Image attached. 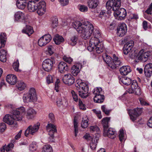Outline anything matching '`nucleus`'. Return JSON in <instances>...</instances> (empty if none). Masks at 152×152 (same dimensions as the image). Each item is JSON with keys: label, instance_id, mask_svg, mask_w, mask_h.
<instances>
[{"label": "nucleus", "instance_id": "obj_1", "mask_svg": "<svg viewBox=\"0 0 152 152\" xmlns=\"http://www.w3.org/2000/svg\"><path fill=\"white\" fill-rule=\"evenodd\" d=\"M121 6V0H109L106 3L107 13H110V10L112 8L114 15L115 17L118 16V20H121L124 19L126 15V12L124 8H120Z\"/></svg>", "mask_w": 152, "mask_h": 152}, {"label": "nucleus", "instance_id": "obj_2", "mask_svg": "<svg viewBox=\"0 0 152 152\" xmlns=\"http://www.w3.org/2000/svg\"><path fill=\"white\" fill-rule=\"evenodd\" d=\"M25 112V108L23 107L15 109L10 108V128L14 129L17 127V121L22 120Z\"/></svg>", "mask_w": 152, "mask_h": 152}, {"label": "nucleus", "instance_id": "obj_3", "mask_svg": "<svg viewBox=\"0 0 152 152\" xmlns=\"http://www.w3.org/2000/svg\"><path fill=\"white\" fill-rule=\"evenodd\" d=\"M113 60L110 56L107 55L105 54L103 56L104 60L108 66L112 69H115L122 65V63L118 59V57L116 56L115 54L113 55Z\"/></svg>", "mask_w": 152, "mask_h": 152}, {"label": "nucleus", "instance_id": "obj_4", "mask_svg": "<svg viewBox=\"0 0 152 152\" xmlns=\"http://www.w3.org/2000/svg\"><path fill=\"white\" fill-rule=\"evenodd\" d=\"M110 120V118L107 117L103 118L102 120L104 132V136H107L113 139L115 137V132L112 128H110L107 130L108 127V123Z\"/></svg>", "mask_w": 152, "mask_h": 152}, {"label": "nucleus", "instance_id": "obj_5", "mask_svg": "<svg viewBox=\"0 0 152 152\" xmlns=\"http://www.w3.org/2000/svg\"><path fill=\"white\" fill-rule=\"evenodd\" d=\"M94 31V27L92 25L89 23L86 24L81 30H78V33L80 34L82 38L86 39L89 38Z\"/></svg>", "mask_w": 152, "mask_h": 152}, {"label": "nucleus", "instance_id": "obj_6", "mask_svg": "<svg viewBox=\"0 0 152 152\" xmlns=\"http://www.w3.org/2000/svg\"><path fill=\"white\" fill-rule=\"evenodd\" d=\"M23 99L25 102L36 101L37 100V97L35 89L33 88H30L28 93L23 95Z\"/></svg>", "mask_w": 152, "mask_h": 152}, {"label": "nucleus", "instance_id": "obj_7", "mask_svg": "<svg viewBox=\"0 0 152 152\" xmlns=\"http://www.w3.org/2000/svg\"><path fill=\"white\" fill-rule=\"evenodd\" d=\"M55 61L54 59L48 58L45 59L42 64V67L43 69L47 72H50L52 69L54 64Z\"/></svg>", "mask_w": 152, "mask_h": 152}, {"label": "nucleus", "instance_id": "obj_8", "mask_svg": "<svg viewBox=\"0 0 152 152\" xmlns=\"http://www.w3.org/2000/svg\"><path fill=\"white\" fill-rule=\"evenodd\" d=\"M46 128L47 131L48 132V134L50 136L48 138L49 141L51 142H53L54 134L57 132L56 126L52 124H49L47 125Z\"/></svg>", "mask_w": 152, "mask_h": 152}, {"label": "nucleus", "instance_id": "obj_9", "mask_svg": "<svg viewBox=\"0 0 152 152\" xmlns=\"http://www.w3.org/2000/svg\"><path fill=\"white\" fill-rule=\"evenodd\" d=\"M128 92L130 94L135 93L138 95L141 94L140 89L136 80H133L132 82L131 88L129 89Z\"/></svg>", "mask_w": 152, "mask_h": 152}, {"label": "nucleus", "instance_id": "obj_10", "mask_svg": "<svg viewBox=\"0 0 152 152\" xmlns=\"http://www.w3.org/2000/svg\"><path fill=\"white\" fill-rule=\"evenodd\" d=\"M142 113V109L139 108L130 110L129 112L130 118L133 121L136 120L137 118L141 115Z\"/></svg>", "mask_w": 152, "mask_h": 152}, {"label": "nucleus", "instance_id": "obj_11", "mask_svg": "<svg viewBox=\"0 0 152 152\" xmlns=\"http://www.w3.org/2000/svg\"><path fill=\"white\" fill-rule=\"evenodd\" d=\"M101 42H100L98 38L95 36L92 37L90 40L89 46L87 48L90 51H92L94 49L95 47Z\"/></svg>", "mask_w": 152, "mask_h": 152}, {"label": "nucleus", "instance_id": "obj_12", "mask_svg": "<svg viewBox=\"0 0 152 152\" xmlns=\"http://www.w3.org/2000/svg\"><path fill=\"white\" fill-rule=\"evenodd\" d=\"M39 125V123H37L33 126H29L25 131V136L27 137L30 134L32 135L34 134L38 130Z\"/></svg>", "mask_w": 152, "mask_h": 152}, {"label": "nucleus", "instance_id": "obj_13", "mask_svg": "<svg viewBox=\"0 0 152 152\" xmlns=\"http://www.w3.org/2000/svg\"><path fill=\"white\" fill-rule=\"evenodd\" d=\"M149 56V54L148 53L145 52H143V50H140L137 56V59L135 60L136 62H138L139 61L145 62L146 61Z\"/></svg>", "mask_w": 152, "mask_h": 152}, {"label": "nucleus", "instance_id": "obj_14", "mask_svg": "<svg viewBox=\"0 0 152 152\" xmlns=\"http://www.w3.org/2000/svg\"><path fill=\"white\" fill-rule=\"evenodd\" d=\"M36 10L38 15H42L45 12L46 10V4L44 1H40L37 3Z\"/></svg>", "mask_w": 152, "mask_h": 152}, {"label": "nucleus", "instance_id": "obj_15", "mask_svg": "<svg viewBox=\"0 0 152 152\" xmlns=\"http://www.w3.org/2000/svg\"><path fill=\"white\" fill-rule=\"evenodd\" d=\"M64 83L66 84L71 85L75 82V78L70 74L65 75L62 79Z\"/></svg>", "mask_w": 152, "mask_h": 152}, {"label": "nucleus", "instance_id": "obj_16", "mask_svg": "<svg viewBox=\"0 0 152 152\" xmlns=\"http://www.w3.org/2000/svg\"><path fill=\"white\" fill-rule=\"evenodd\" d=\"M13 16L15 22H23L26 18L24 13L20 11L15 12Z\"/></svg>", "mask_w": 152, "mask_h": 152}, {"label": "nucleus", "instance_id": "obj_17", "mask_svg": "<svg viewBox=\"0 0 152 152\" xmlns=\"http://www.w3.org/2000/svg\"><path fill=\"white\" fill-rule=\"evenodd\" d=\"M117 30V35L119 37H123L127 32V28L126 24L123 23L120 25Z\"/></svg>", "mask_w": 152, "mask_h": 152}, {"label": "nucleus", "instance_id": "obj_18", "mask_svg": "<svg viewBox=\"0 0 152 152\" xmlns=\"http://www.w3.org/2000/svg\"><path fill=\"white\" fill-rule=\"evenodd\" d=\"M133 45L134 42L133 41H129L126 44L123 48L124 54L127 55L129 53L132 51Z\"/></svg>", "mask_w": 152, "mask_h": 152}, {"label": "nucleus", "instance_id": "obj_19", "mask_svg": "<svg viewBox=\"0 0 152 152\" xmlns=\"http://www.w3.org/2000/svg\"><path fill=\"white\" fill-rule=\"evenodd\" d=\"M144 72L146 77H150L152 74V64L149 63L146 64L144 67Z\"/></svg>", "mask_w": 152, "mask_h": 152}, {"label": "nucleus", "instance_id": "obj_20", "mask_svg": "<svg viewBox=\"0 0 152 152\" xmlns=\"http://www.w3.org/2000/svg\"><path fill=\"white\" fill-rule=\"evenodd\" d=\"M36 111L32 108L28 109L26 112V116L28 119L33 118L36 115Z\"/></svg>", "mask_w": 152, "mask_h": 152}, {"label": "nucleus", "instance_id": "obj_21", "mask_svg": "<svg viewBox=\"0 0 152 152\" xmlns=\"http://www.w3.org/2000/svg\"><path fill=\"white\" fill-rule=\"evenodd\" d=\"M82 67L81 64L78 63L73 66L71 69L72 74L74 76H76L80 71V68Z\"/></svg>", "mask_w": 152, "mask_h": 152}, {"label": "nucleus", "instance_id": "obj_22", "mask_svg": "<svg viewBox=\"0 0 152 152\" xmlns=\"http://www.w3.org/2000/svg\"><path fill=\"white\" fill-rule=\"evenodd\" d=\"M58 68L61 73L65 72L69 69L67 65L63 61H61L59 63L58 65Z\"/></svg>", "mask_w": 152, "mask_h": 152}, {"label": "nucleus", "instance_id": "obj_23", "mask_svg": "<svg viewBox=\"0 0 152 152\" xmlns=\"http://www.w3.org/2000/svg\"><path fill=\"white\" fill-rule=\"evenodd\" d=\"M28 2L27 0H17L16 4L18 9L23 10L27 6Z\"/></svg>", "mask_w": 152, "mask_h": 152}, {"label": "nucleus", "instance_id": "obj_24", "mask_svg": "<svg viewBox=\"0 0 152 152\" xmlns=\"http://www.w3.org/2000/svg\"><path fill=\"white\" fill-rule=\"evenodd\" d=\"M37 4L35 1H29L28 2L27 7L28 10L31 12H34L36 10Z\"/></svg>", "mask_w": 152, "mask_h": 152}, {"label": "nucleus", "instance_id": "obj_25", "mask_svg": "<svg viewBox=\"0 0 152 152\" xmlns=\"http://www.w3.org/2000/svg\"><path fill=\"white\" fill-rule=\"evenodd\" d=\"M87 24H82L80 22L77 21L73 22L72 23V26L75 28L78 32V30H81Z\"/></svg>", "mask_w": 152, "mask_h": 152}, {"label": "nucleus", "instance_id": "obj_26", "mask_svg": "<svg viewBox=\"0 0 152 152\" xmlns=\"http://www.w3.org/2000/svg\"><path fill=\"white\" fill-rule=\"evenodd\" d=\"M99 3L98 0H88L87 3L90 8L94 9L96 8Z\"/></svg>", "mask_w": 152, "mask_h": 152}, {"label": "nucleus", "instance_id": "obj_27", "mask_svg": "<svg viewBox=\"0 0 152 152\" xmlns=\"http://www.w3.org/2000/svg\"><path fill=\"white\" fill-rule=\"evenodd\" d=\"M120 73L124 75H126L131 71L129 66H123L120 68L119 70Z\"/></svg>", "mask_w": 152, "mask_h": 152}, {"label": "nucleus", "instance_id": "obj_28", "mask_svg": "<svg viewBox=\"0 0 152 152\" xmlns=\"http://www.w3.org/2000/svg\"><path fill=\"white\" fill-rule=\"evenodd\" d=\"M34 31L32 27L28 25H26V27L22 30L23 33L27 34L28 36L32 34Z\"/></svg>", "mask_w": 152, "mask_h": 152}, {"label": "nucleus", "instance_id": "obj_29", "mask_svg": "<svg viewBox=\"0 0 152 152\" xmlns=\"http://www.w3.org/2000/svg\"><path fill=\"white\" fill-rule=\"evenodd\" d=\"M104 99V96L102 94L95 95L94 98L95 102L98 103H101L103 102Z\"/></svg>", "mask_w": 152, "mask_h": 152}, {"label": "nucleus", "instance_id": "obj_30", "mask_svg": "<svg viewBox=\"0 0 152 152\" xmlns=\"http://www.w3.org/2000/svg\"><path fill=\"white\" fill-rule=\"evenodd\" d=\"M77 84L79 86V88L80 89H81V90L84 91L85 92H86V90L87 89V85L83 82L81 80H77Z\"/></svg>", "mask_w": 152, "mask_h": 152}, {"label": "nucleus", "instance_id": "obj_31", "mask_svg": "<svg viewBox=\"0 0 152 152\" xmlns=\"http://www.w3.org/2000/svg\"><path fill=\"white\" fill-rule=\"evenodd\" d=\"M7 53L6 50L2 49L0 50V61L3 62L6 61Z\"/></svg>", "mask_w": 152, "mask_h": 152}, {"label": "nucleus", "instance_id": "obj_32", "mask_svg": "<svg viewBox=\"0 0 152 152\" xmlns=\"http://www.w3.org/2000/svg\"><path fill=\"white\" fill-rule=\"evenodd\" d=\"M104 49L103 45L102 42L100 43L98 45L95 47L93 51H96L98 53H100L102 52Z\"/></svg>", "mask_w": 152, "mask_h": 152}, {"label": "nucleus", "instance_id": "obj_33", "mask_svg": "<svg viewBox=\"0 0 152 152\" xmlns=\"http://www.w3.org/2000/svg\"><path fill=\"white\" fill-rule=\"evenodd\" d=\"M53 40L56 45H59L64 41V38L58 34H56L54 37Z\"/></svg>", "mask_w": 152, "mask_h": 152}, {"label": "nucleus", "instance_id": "obj_34", "mask_svg": "<svg viewBox=\"0 0 152 152\" xmlns=\"http://www.w3.org/2000/svg\"><path fill=\"white\" fill-rule=\"evenodd\" d=\"M77 36L72 37L68 41V44L72 46H74L77 43Z\"/></svg>", "mask_w": 152, "mask_h": 152}, {"label": "nucleus", "instance_id": "obj_35", "mask_svg": "<svg viewBox=\"0 0 152 152\" xmlns=\"http://www.w3.org/2000/svg\"><path fill=\"white\" fill-rule=\"evenodd\" d=\"M98 139L97 138H93L91 141L90 143V147L92 150H94L97 143Z\"/></svg>", "mask_w": 152, "mask_h": 152}, {"label": "nucleus", "instance_id": "obj_36", "mask_svg": "<svg viewBox=\"0 0 152 152\" xmlns=\"http://www.w3.org/2000/svg\"><path fill=\"white\" fill-rule=\"evenodd\" d=\"M120 81L123 84L128 86L132 82L131 80L129 78L124 77L120 79Z\"/></svg>", "mask_w": 152, "mask_h": 152}, {"label": "nucleus", "instance_id": "obj_37", "mask_svg": "<svg viewBox=\"0 0 152 152\" xmlns=\"http://www.w3.org/2000/svg\"><path fill=\"white\" fill-rule=\"evenodd\" d=\"M88 124V118L83 117L81 123V126L83 128H87Z\"/></svg>", "mask_w": 152, "mask_h": 152}, {"label": "nucleus", "instance_id": "obj_38", "mask_svg": "<svg viewBox=\"0 0 152 152\" xmlns=\"http://www.w3.org/2000/svg\"><path fill=\"white\" fill-rule=\"evenodd\" d=\"M17 87L19 90L22 91L26 87V85L24 82L22 81H20L18 82Z\"/></svg>", "mask_w": 152, "mask_h": 152}, {"label": "nucleus", "instance_id": "obj_39", "mask_svg": "<svg viewBox=\"0 0 152 152\" xmlns=\"http://www.w3.org/2000/svg\"><path fill=\"white\" fill-rule=\"evenodd\" d=\"M53 148L52 147L49 145H45L43 148L42 152H52Z\"/></svg>", "mask_w": 152, "mask_h": 152}, {"label": "nucleus", "instance_id": "obj_40", "mask_svg": "<svg viewBox=\"0 0 152 152\" xmlns=\"http://www.w3.org/2000/svg\"><path fill=\"white\" fill-rule=\"evenodd\" d=\"M17 81V78L16 75L10 74V85L15 84Z\"/></svg>", "mask_w": 152, "mask_h": 152}, {"label": "nucleus", "instance_id": "obj_41", "mask_svg": "<svg viewBox=\"0 0 152 152\" xmlns=\"http://www.w3.org/2000/svg\"><path fill=\"white\" fill-rule=\"evenodd\" d=\"M6 39V34L4 33H1L0 35V41L2 45H4Z\"/></svg>", "mask_w": 152, "mask_h": 152}, {"label": "nucleus", "instance_id": "obj_42", "mask_svg": "<svg viewBox=\"0 0 152 152\" xmlns=\"http://www.w3.org/2000/svg\"><path fill=\"white\" fill-rule=\"evenodd\" d=\"M48 43L42 37L39 39L38 41V45L41 47L46 45Z\"/></svg>", "mask_w": 152, "mask_h": 152}, {"label": "nucleus", "instance_id": "obj_43", "mask_svg": "<svg viewBox=\"0 0 152 152\" xmlns=\"http://www.w3.org/2000/svg\"><path fill=\"white\" fill-rule=\"evenodd\" d=\"M102 89L101 88L98 87L94 89L93 93L95 95H98L99 94H101L102 93Z\"/></svg>", "mask_w": 152, "mask_h": 152}, {"label": "nucleus", "instance_id": "obj_44", "mask_svg": "<svg viewBox=\"0 0 152 152\" xmlns=\"http://www.w3.org/2000/svg\"><path fill=\"white\" fill-rule=\"evenodd\" d=\"M90 129L92 132H96V133L98 134L100 133V131L99 128L97 126H92L90 127Z\"/></svg>", "mask_w": 152, "mask_h": 152}, {"label": "nucleus", "instance_id": "obj_45", "mask_svg": "<svg viewBox=\"0 0 152 152\" xmlns=\"http://www.w3.org/2000/svg\"><path fill=\"white\" fill-rule=\"evenodd\" d=\"M19 66V63L18 60H17L16 61L14 62L12 66L14 70L18 72L19 71V70L18 69V67Z\"/></svg>", "mask_w": 152, "mask_h": 152}, {"label": "nucleus", "instance_id": "obj_46", "mask_svg": "<svg viewBox=\"0 0 152 152\" xmlns=\"http://www.w3.org/2000/svg\"><path fill=\"white\" fill-rule=\"evenodd\" d=\"M80 10L83 12H86L88 11V7L84 5H80L79 7Z\"/></svg>", "mask_w": 152, "mask_h": 152}, {"label": "nucleus", "instance_id": "obj_47", "mask_svg": "<svg viewBox=\"0 0 152 152\" xmlns=\"http://www.w3.org/2000/svg\"><path fill=\"white\" fill-rule=\"evenodd\" d=\"M74 134L75 137H77V134L78 133V128L77 126V123L75 121H74Z\"/></svg>", "mask_w": 152, "mask_h": 152}, {"label": "nucleus", "instance_id": "obj_48", "mask_svg": "<svg viewBox=\"0 0 152 152\" xmlns=\"http://www.w3.org/2000/svg\"><path fill=\"white\" fill-rule=\"evenodd\" d=\"M138 55L135 51L132 50L129 53V56L132 59L136 58L137 59V56Z\"/></svg>", "mask_w": 152, "mask_h": 152}, {"label": "nucleus", "instance_id": "obj_49", "mask_svg": "<svg viewBox=\"0 0 152 152\" xmlns=\"http://www.w3.org/2000/svg\"><path fill=\"white\" fill-rule=\"evenodd\" d=\"M42 37L48 43L49 42L51 39V36L49 34H45L42 36Z\"/></svg>", "mask_w": 152, "mask_h": 152}, {"label": "nucleus", "instance_id": "obj_50", "mask_svg": "<svg viewBox=\"0 0 152 152\" xmlns=\"http://www.w3.org/2000/svg\"><path fill=\"white\" fill-rule=\"evenodd\" d=\"M138 18L139 17L137 14L133 13L130 14L129 16V19L130 20L134 19L137 20Z\"/></svg>", "mask_w": 152, "mask_h": 152}, {"label": "nucleus", "instance_id": "obj_51", "mask_svg": "<svg viewBox=\"0 0 152 152\" xmlns=\"http://www.w3.org/2000/svg\"><path fill=\"white\" fill-rule=\"evenodd\" d=\"M124 130L123 129H121L119 131V137L120 140L121 141H122L124 139Z\"/></svg>", "mask_w": 152, "mask_h": 152}, {"label": "nucleus", "instance_id": "obj_52", "mask_svg": "<svg viewBox=\"0 0 152 152\" xmlns=\"http://www.w3.org/2000/svg\"><path fill=\"white\" fill-rule=\"evenodd\" d=\"M54 78L52 75H49L47 77V82L48 84L53 82Z\"/></svg>", "mask_w": 152, "mask_h": 152}, {"label": "nucleus", "instance_id": "obj_53", "mask_svg": "<svg viewBox=\"0 0 152 152\" xmlns=\"http://www.w3.org/2000/svg\"><path fill=\"white\" fill-rule=\"evenodd\" d=\"M63 60L69 64H70L72 61L73 59L70 57L64 56L63 57Z\"/></svg>", "mask_w": 152, "mask_h": 152}, {"label": "nucleus", "instance_id": "obj_54", "mask_svg": "<svg viewBox=\"0 0 152 152\" xmlns=\"http://www.w3.org/2000/svg\"><path fill=\"white\" fill-rule=\"evenodd\" d=\"M101 109L102 111L107 115H108L110 113V110H108L106 107L105 105H102L101 107Z\"/></svg>", "mask_w": 152, "mask_h": 152}, {"label": "nucleus", "instance_id": "obj_55", "mask_svg": "<svg viewBox=\"0 0 152 152\" xmlns=\"http://www.w3.org/2000/svg\"><path fill=\"white\" fill-rule=\"evenodd\" d=\"M48 117L50 121L53 123L55 121V118L54 114L52 113H50L48 115Z\"/></svg>", "mask_w": 152, "mask_h": 152}, {"label": "nucleus", "instance_id": "obj_56", "mask_svg": "<svg viewBox=\"0 0 152 152\" xmlns=\"http://www.w3.org/2000/svg\"><path fill=\"white\" fill-rule=\"evenodd\" d=\"M10 115L9 114L6 115L3 118V121L4 122L7 123V124L10 125Z\"/></svg>", "mask_w": 152, "mask_h": 152}, {"label": "nucleus", "instance_id": "obj_57", "mask_svg": "<svg viewBox=\"0 0 152 152\" xmlns=\"http://www.w3.org/2000/svg\"><path fill=\"white\" fill-rule=\"evenodd\" d=\"M79 105L80 109L83 110H86V107L85 104H83L82 101L80 99L79 100Z\"/></svg>", "mask_w": 152, "mask_h": 152}, {"label": "nucleus", "instance_id": "obj_58", "mask_svg": "<svg viewBox=\"0 0 152 152\" xmlns=\"http://www.w3.org/2000/svg\"><path fill=\"white\" fill-rule=\"evenodd\" d=\"M71 94L75 102L77 101L78 99L77 94L73 90H72Z\"/></svg>", "mask_w": 152, "mask_h": 152}, {"label": "nucleus", "instance_id": "obj_59", "mask_svg": "<svg viewBox=\"0 0 152 152\" xmlns=\"http://www.w3.org/2000/svg\"><path fill=\"white\" fill-rule=\"evenodd\" d=\"M58 25V19L56 18H55L54 20H53L52 26L53 27L55 28L56 27H57Z\"/></svg>", "mask_w": 152, "mask_h": 152}, {"label": "nucleus", "instance_id": "obj_60", "mask_svg": "<svg viewBox=\"0 0 152 152\" xmlns=\"http://www.w3.org/2000/svg\"><path fill=\"white\" fill-rule=\"evenodd\" d=\"M6 128L5 124L4 123H1L0 125V133L4 132Z\"/></svg>", "mask_w": 152, "mask_h": 152}, {"label": "nucleus", "instance_id": "obj_61", "mask_svg": "<svg viewBox=\"0 0 152 152\" xmlns=\"http://www.w3.org/2000/svg\"><path fill=\"white\" fill-rule=\"evenodd\" d=\"M78 92L79 95L81 97L83 98H86L87 97V96L85 95V93L86 92H85V91L83 90H80Z\"/></svg>", "mask_w": 152, "mask_h": 152}, {"label": "nucleus", "instance_id": "obj_62", "mask_svg": "<svg viewBox=\"0 0 152 152\" xmlns=\"http://www.w3.org/2000/svg\"><path fill=\"white\" fill-rule=\"evenodd\" d=\"M59 1L63 6L67 5L69 3L68 0H59Z\"/></svg>", "mask_w": 152, "mask_h": 152}, {"label": "nucleus", "instance_id": "obj_63", "mask_svg": "<svg viewBox=\"0 0 152 152\" xmlns=\"http://www.w3.org/2000/svg\"><path fill=\"white\" fill-rule=\"evenodd\" d=\"M37 149V147L35 145L31 144L30 145L29 147V149L31 151H34Z\"/></svg>", "mask_w": 152, "mask_h": 152}, {"label": "nucleus", "instance_id": "obj_64", "mask_svg": "<svg viewBox=\"0 0 152 152\" xmlns=\"http://www.w3.org/2000/svg\"><path fill=\"white\" fill-rule=\"evenodd\" d=\"M152 10V3L150 5V7L149 8H148L147 10L145 12L146 13L148 14H150V15H151L152 12L151 10Z\"/></svg>", "mask_w": 152, "mask_h": 152}]
</instances>
